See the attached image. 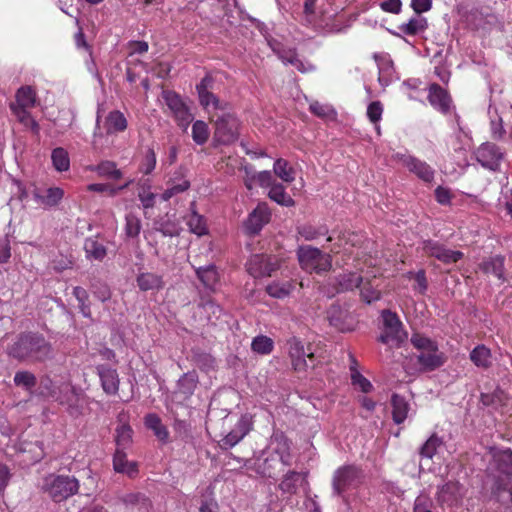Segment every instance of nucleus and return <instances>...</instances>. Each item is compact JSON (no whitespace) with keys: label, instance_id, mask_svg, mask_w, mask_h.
Returning a JSON list of instances; mask_svg holds the SVG:
<instances>
[{"label":"nucleus","instance_id":"nucleus-49","mask_svg":"<svg viewBox=\"0 0 512 512\" xmlns=\"http://www.w3.org/2000/svg\"><path fill=\"white\" fill-rule=\"evenodd\" d=\"M210 135L207 123L202 120H197L192 125V138L198 145H203L207 142Z\"/></svg>","mask_w":512,"mask_h":512},{"label":"nucleus","instance_id":"nucleus-9","mask_svg":"<svg viewBox=\"0 0 512 512\" xmlns=\"http://www.w3.org/2000/svg\"><path fill=\"white\" fill-rule=\"evenodd\" d=\"M392 157L422 182L431 184L434 181L436 171L426 161L412 154L401 152L395 153Z\"/></svg>","mask_w":512,"mask_h":512},{"label":"nucleus","instance_id":"nucleus-48","mask_svg":"<svg viewBox=\"0 0 512 512\" xmlns=\"http://www.w3.org/2000/svg\"><path fill=\"white\" fill-rule=\"evenodd\" d=\"M133 431L127 424H121L116 428V445L117 449L125 450L132 442Z\"/></svg>","mask_w":512,"mask_h":512},{"label":"nucleus","instance_id":"nucleus-32","mask_svg":"<svg viewBox=\"0 0 512 512\" xmlns=\"http://www.w3.org/2000/svg\"><path fill=\"white\" fill-rule=\"evenodd\" d=\"M480 269L486 274H492L499 280L505 281L504 258L502 256L497 255L484 260L480 264Z\"/></svg>","mask_w":512,"mask_h":512},{"label":"nucleus","instance_id":"nucleus-26","mask_svg":"<svg viewBox=\"0 0 512 512\" xmlns=\"http://www.w3.org/2000/svg\"><path fill=\"white\" fill-rule=\"evenodd\" d=\"M99 377L103 390L107 394H116L119 389V378L117 371L108 367L99 368Z\"/></svg>","mask_w":512,"mask_h":512},{"label":"nucleus","instance_id":"nucleus-21","mask_svg":"<svg viewBox=\"0 0 512 512\" xmlns=\"http://www.w3.org/2000/svg\"><path fill=\"white\" fill-rule=\"evenodd\" d=\"M113 467L118 473L133 477L138 473V465L134 461H128L125 450L116 449L113 457Z\"/></svg>","mask_w":512,"mask_h":512},{"label":"nucleus","instance_id":"nucleus-30","mask_svg":"<svg viewBox=\"0 0 512 512\" xmlns=\"http://www.w3.org/2000/svg\"><path fill=\"white\" fill-rule=\"evenodd\" d=\"M137 194L143 208H152L155 205L157 195L152 192L150 179H139L137 182Z\"/></svg>","mask_w":512,"mask_h":512},{"label":"nucleus","instance_id":"nucleus-33","mask_svg":"<svg viewBox=\"0 0 512 512\" xmlns=\"http://www.w3.org/2000/svg\"><path fill=\"white\" fill-rule=\"evenodd\" d=\"M84 251L89 260L102 261L107 255L106 247L93 237L85 240Z\"/></svg>","mask_w":512,"mask_h":512},{"label":"nucleus","instance_id":"nucleus-27","mask_svg":"<svg viewBox=\"0 0 512 512\" xmlns=\"http://www.w3.org/2000/svg\"><path fill=\"white\" fill-rule=\"evenodd\" d=\"M492 466L501 474L512 476V450L507 448L493 454Z\"/></svg>","mask_w":512,"mask_h":512},{"label":"nucleus","instance_id":"nucleus-10","mask_svg":"<svg viewBox=\"0 0 512 512\" xmlns=\"http://www.w3.org/2000/svg\"><path fill=\"white\" fill-rule=\"evenodd\" d=\"M162 98L177 125L186 131L189 124L193 121L194 116L182 97L175 91L163 90Z\"/></svg>","mask_w":512,"mask_h":512},{"label":"nucleus","instance_id":"nucleus-55","mask_svg":"<svg viewBox=\"0 0 512 512\" xmlns=\"http://www.w3.org/2000/svg\"><path fill=\"white\" fill-rule=\"evenodd\" d=\"M310 111L323 119H334L336 117V112L333 107L329 104H323L318 101H314L310 104Z\"/></svg>","mask_w":512,"mask_h":512},{"label":"nucleus","instance_id":"nucleus-25","mask_svg":"<svg viewBox=\"0 0 512 512\" xmlns=\"http://www.w3.org/2000/svg\"><path fill=\"white\" fill-rule=\"evenodd\" d=\"M363 278L355 272H343L335 277L336 292H345L359 288Z\"/></svg>","mask_w":512,"mask_h":512},{"label":"nucleus","instance_id":"nucleus-43","mask_svg":"<svg viewBox=\"0 0 512 512\" xmlns=\"http://www.w3.org/2000/svg\"><path fill=\"white\" fill-rule=\"evenodd\" d=\"M254 183H258L261 187H272L274 183L273 176L270 171H261L254 173L253 175H247L244 180V184L247 189H252Z\"/></svg>","mask_w":512,"mask_h":512},{"label":"nucleus","instance_id":"nucleus-52","mask_svg":"<svg viewBox=\"0 0 512 512\" xmlns=\"http://www.w3.org/2000/svg\"><path fill=\"white\" fill-rule=\"evenodd\" d=\"M327 232L328 229L324 226L316 228L312 225H302L297 228V233L306 241H312Z\"/></svg>","mask_w":512,"mask_h":512},{"label":"nucleus","instance_id":"nucleus-42","mask_svg":"<svg viewBox=\"0 0 512 512\" xmlns=\"http://www.w3.org/2000/svg\"><path fill=\"white\" fill-rule=\"evenodd\" d=\"M470 360L480 368H488L491 365V352L484 345L476 346L470 353Z\"/></svg>","mask_w":512,"mask_h":512},{"label":"nucleus","instance_id":"nucleus-15","mask_svg":"<svg viewBox=\"0 0 512 512\" xmlns=\"http://www.w3.org/2000/svg\"><path fill=\"white\" fill-rule=\"evenodd\" d=\"M252 427V416L248 413L242 414L233 429L221 439V448L230 449L237 445L252 430Z\"/></svg>","mask_w":512,"mask_h":512},{"label":"nucleus","instance_id":"nucleus-54","mask_svg":"<svg viewBox=\"0 0 512 512\" xmlns=\"http://www.w3.org/2000/svg\"><path fill=\"white\" fill-rule=\"evenodd\" d=\"M196 386L197 376L195 373H186L178 380V388L186 396L192 395Z\"/></svg>","mask_w":512,"mask_h":512},{"label":"nucleus","instance_id":"nucleus-51","mask_svg":"<svg viewBox=\"0 0 512 512\" xmlns=\"http://www.w3.org/2000/svg\"><path fill=\"white\" fill-rule=\"evenodd\" d=\"M360 295L364 302L370 304L380 299L381 292L371 281H363L360 285Z\"/></svg>","mask_w":512,"mask_h":512},{"label":"nucleus","instance_id":"nucleus-56","mask_svg":"<svg viewBox=\"0 0 512 512\" xmlns=\"http://www.w3.org/2000/svg\"><path fill=\"white\" fill-rule=\"evenodd\" d=\"M141 230V221L133 213H128L125 217V234L128 237H137Z\"/></svg>","mask_w":512,"mask_h":512},{"label":"nucleus","instance_id":"nucleus-28","mask_svg":"<svg viewBox=\"0 0 512 512\" xmlns=\"http://www.w3.org/2000/svg\"><path fill=\"white\" fill-rule=\"evenodd\" d=\"M428 100L433 107L442 112H446L449 109L450 97L448 93L437 84L430 86Z\"/></svg>","mask_w":512,"mask_h":512},{"label":"nucleus","instance_id":"nucleus-50","mask_svg":"<svg viewBox=\"0 0 512 512\" xmlns=\"http://www.w3.org/2000/svg\"><path fill=\"white\" fill-rule=\"evenodd\" d=\"M157 163L156 154L152 148H147L139 163L138 170L143 175H149L155 169Z\"/></svg>","mask_w":512,"mask_h":512},{"label":"nucleus","instance_id":"nucleus-29","mask_svg":"<svg viewBox=\"0 0 512 512\" xmlns=\"http://www.w3.org/2000/svg\"><path fill=\"white\" fill-rule=\"evenodd\" d=\"M374 59L379 70V82L382 85H388L394 72L393 62L390 56L388 54H375Z\"/></svg>","mask_w":512,"mask_h":512},{"label":"nucleus","instance_id":"nucleus-38","mask_svg":"<svg viewBox=\"0 0 512 512\" xmlns=\"http://www.w3.org/2000/svg\"><path fill=\"white\" fill-rule=\"evenodd\" d=\"M347 312L340 306L332 305L327 311V318L329 323L340 331L349 330V325L346 324L345 319Z\"/></svg>","mask_w":512,"mask_h":512},{"label":"nucleus","instance_id":"nucleus-47","mask_svg":"<svg viewBox=\"0 0 512 512\" xmlns=\"http://www.w3.org/2000/svg\"><path fill=\"white\" fill-rule=\"evenodd\" d=\"M145 424L149 429L154 431V434L159 440H167L169 433L166 427L162 425L161 419L156 414H148L145 417Z\"/></svg>","mask_w":512,"mask_h":512},{"label":"nucleus","instance_id":"nucleus-39","mask_svg":"<svg viewBox=\"0 0 512 512\" xmlns=\"http://www.w3.org/2000/svg\"><path fill=\"white\" fill-rule=\"evenodd\" d=\"M122 502L126 506L138 507L140 512H148L151 506L149 499L140 492L127 493L122 497Z\"/></svg>","mask_w":512,"mask_h":512},{"label":"nucleus","instance_id":"nucleus-31","mask_svg":"<svg viewBox=\"0 0 512 512\" xmlns=\"http://www.w3.org/2000/svg\"><path fill=\"white\" fill-rule=\"evenodd\" d=\"M305 481L304 475L296 471H289L284 476L279 484V489L282 493L295 494L298 487Z\"/></svg>","mask_w":512,"mask_h":512},{"label":"nucleus","instance_id":"nucleus-64","mask_svg":"<svg viewBox=\"0 0 512 512\" xmlns=\"http://www.w3.org/2000/svg\"><path fill=\"white\" fill-rule=\"evenodd\" d=\"M380 7L385 12L399 14L402 9V2L401 0H385L380 3Z\"/></svg>","mask_w":512,"mask_h":512},{"label":"nucleus","instance_id":"nucleus-46","mask_svg":"<svg viewBox=\"0 0 512 512\" xmlns=\"http://www.w3.org/2000/svg\"><path fill=\"white\" fill-rule=\"evenodd\" d=\"M251 349L257 354L268 355L274 349V341L268 336L258 335L253 338Z\"/></svg>","mask_w":512,"mask_h":512},{"label":"nucleus","instance_id":"nucleus-3","mask_svg":"<svg viewBox=\"0 0 512 512\" xmlns=\"http://www.w3.org/2000/svg\"><path fill=\"white\" fill-rule=\"evenodd\" d=\"M364 479L362 469L356 465H343L338 467L331 479L332 494L348 503L347 491L357 488Z\"/></svg>","mask_w":512,"mask_h":512},{"label":"nucleus","instance_id":"nucleus-45","mask_svg":"<svg viewBox=\"0 0 512 512\" xmlns=\"http://www.w3.org/2000/svg\"><path fill=\"white\" fill-rule=\"evenodd\" d=\"M273 171L284 182L291 183L295 179V171L285 159H277L274 162Z\"/></svg>","mask_w":512,"mask_h":512},{"label":"nucleus","instance_id":"nucleus-41","mask_svg":"<svg viewBox=\"0 0 512 512\" xmlns=\"http://www.w3.org/2000/svg\"><path fill=\"white\" fill-rule=\"evenodd\" d=\"M293 290L291 281H273L266 286V292L273 298L283 299Z\"/></svg>","mask_w":512,"mask_h":512},{"label":"nucleus","instance_id":"nucleus-2","mask_svg":"<svg viewBox=\"0 0 512 512\" xmlns=\"http://www.w3.org/2000/svg\"><path fill=\"white\" fill-rule=\"evenodd\" d=\"M51 354V345L39 334L21 335L10 349V355L19 360L42 361Z\"/></svg>","mask_w":512,"mask_h":512},{"label":"nucleus","instance_id":"nucleus-19","mask_svg":"<svg viewBox=\"0 0 512 512\" xmlns=\"http://www.w3.org/2000/svg\"><path fill=\"white\" fill-rule=\"evenodd\" d=\"M270 220V212L266 203H259L249 214L245 228L250 234H257Z\"/></svg>","mask_w":512,"mask_h":512},{"label":"nucleus","instance_id":"nucleus-20","mask_svg":"<svg viewBox=\"0 0 512 512\" xmlns=\"http://www.w3.org/2000/svg\"><path fill=\"white\" fill-rule=\"evenodd\" d=\"M34 200L37 204L51 208L57 206L64 197V190L60 187H50L45 190H35L33 193Z\"/></svg>","mask_w":512,"mask_h":512},{"label":"nucleus","instance_id":"nucleus-7","mask_svg":"<svg viewBox=\"0 0 512 512\" xmlns=\"http://www.w3.org/2000/svg\"><path fill=\"white\" fill-rule=\"evenodd\" d=\"M214 123V140L223 145L235 142L239 136V121L229 110L210 120Z\"/></svg>","mask_w":512,"mask_h":512},{"label":"nucleus","instance_id":"nucleus-23","mask_svg":"<svg viewBox=\"0 0 512 512\" xmlns=\"http://www.w3.org/2000/svg\"><path fill=\"white\" fill-rule=\"evenodd\" d=\"M275 52L284 64H291L302 73L315 70V66L313 64L299 59L297 53L293 49H281L277 51L275 50Z\"/></svg>","mask_w":512,"mask_h":512},{"label":"nucleus","instance_id":"nucleus-13","mask_svg":"<svg viewBox=\"0 0 512 512\" xmlns=\"http://www.w3.org/2000/svg\"><path fill=\"white\" fill-rule=\"evenodd\" d=\"M280 267L276 256L255 254L247 262V271L255 278L271 276Z\"/></svg>","mask_w":512,"mask_h":512},{"label":"nucleus","instance_id":"nucleus-1","mask_svg":"<svg viewBox=\"0 0 512 512\" xmlns=\"http://www.w3.org/2000/svg\"><path fill=\"white\" fill-rule=\"evenodd\" d=\"M38 103L36 90L29 85L21 86L15 93L14 101L10 102L9 108L16 120L26 128H29L34 134H38L40 126L32 117L30 109Z\"/></svg>","mask_w":512,"mask_h":512},{"label":"nucleus","instance_id":"nucleus-11","mask_svg":"<svg viewBox=\"0 0 512 512\" xmlns=\"http://www.w3.org/2000/svg\"><path fill=\"white\" fill-rule=\"evenodd\" d=\"M287 347L294 370L301 372L316 366V357L310 346L305 349L302 342L293 337L287 341Z\"/></svg>","mask_w":512,"mask_h":512},{"label":"nucleus","instance_id":"nucleus-34","mask_svg":"<svg viewBox=\"0 0 512 512\" xmlns=\"http://www.w3.org/2000/svg\"><path fill=\"white\" fill-rule=\"evenodd\" d=\"M391 404L393 408L392 415L394 422L396 424L403 423L406 420L409 412L408 402L403 396L393 394L391 398Z\"/></svg>","mask_w":512,"mask_h":512},{"label":"nucleus","instance_id":"nucleus-37","mask_svg":"<svg viewBox=\"0 0 512 512\" xmlns=\"http://www.w3.org/2000/svg\"><path fill=\"white\" fill-rule=\"evenodd\" d=\"M196 275L202 284L208 288L213 289L218 283L219 276L214 265L196 268Z\"/></svg>","mask_w":512,"mask_h":512},{"label":"nucleus","instance_id":"nucleus-12","mask_svg":"<svg viewBox=\"0 0 512 512\" xmlns=\"http://www.w3.org/2000/svg\"><path fill=\"white\" fill-rule=\"evenodd\" d=\"M466 494V488L455 480H449L439 486L436 492V501L441 507L460 506Z\"/></svg>","mask_w":512,"mask_h":512},{"label":"nucleus","instance_id":"nucleus-58","mask_svg":"<svg viewBox=\"0 0 512 512\" xmlns=\"http://www.w3.org/2000/svg\"><path fill=\"white\" fill-rule=\"evenodd\" d=\"M62 391H64L66 395L64 399L61 400V403H66L71 408L79 405L80 398L82 397L81 390L66 385L63 387Z\"/></svg>","mask_w":512,"mask_h":512},{"label":"nucleus","instance_id":"nucleus-53","mask_svg":"<svg viewBox=\"0 0 512 512\" xmlns=\"http://www.w3.org/2000/svg\"><path fill=\"white\" fill-rule=\"evenodd\" d=\"M187 225L189 226L190 231L198 236H202L207 233L205 220L196 212H192L189 215Z\"/></svg>","mask_w":512,"mask_h":512},{"label":"nucleus","instance_id":"nucleus-5","mask_svg":"<svg viewBox=\"0 0 512 512\" xmlns=\"http://www.w3.org/2000/svg\"><path fill=\"white\" fill-rule=\"evenodd\" d=\"M79 482L75 477L50 474L43 480L42 490L55 502H61L78 492Z\"/></svg>","mask_w":512,"mask_h":512},{"label":"nucleus","instance_id":"nucleus-8","mask_svg":"<svg viewBox=\"0 0 512 512\" xmlns=\"http://www.w3.org/2000/svg\"><path fill=\"white\" fill-rule=\"evenodd\" d=\"M297 256L301 267L309 272H325L332 266L330 255L309 245L299 247Z\"/></svg>","mask_w":512,"mask_h":512},{"label":"nucleus","instance_id":"nucleus-22","mask_svg":"<svg viewBox=\"0 0 512 512\" xmlns=\"http://www.w3.org/2000/svg\"><path fill=\"white\" fill-rule=\"evenodd\" d=\"M138 288L143 291H159L164 286L161 275L152 272H141L136 277Z\"/></svg>","mask_w":512,"mask_h":512},{"label":"nucleus","instance_id":"nucleus-57","mask_svg":"<svg viewBox=\"0 0 512 512\" xmlns=\"http://www.w3.org/2000/svg\"><path fill=\"white\" fill-rule=\"evenodd\" d=\"M442 444V441L436 435H432L420 448V455L422 457L431 459L437 452L438 447Z\"/></svg>","mask_w":512,"mask_h":512},{"label":"nucleus","instance_id":"nucleus-62","mask_svg":"<svg viewBox=\"0 0 512 512\" xmlns=\"http://www.w3.org/2000/svg\"><path fill=\"white\" fill-rule=\"evenodd\" d=\"M383 112V107L379 101H374L369 104L367 108V116L369 120L376 124L380 121Z\"/></svg>","mask_w":512,"mask_h":512},{"label":"nucleus","instance_id":"nucleus-40","mask_svg":"<svg viewBox=\"0 0 512 512\" xmlns=\"http://www.w3.org/2000/svg\"><path fill=\"white\" fill-rule=\"evenodd\" d=\"M51 161L54 169L58 172H65L70 169V157L66 149L57 147L51 152Z\"/></svg>","mask_w":512,"mask_h":512},{"label":"nucleus","instance_id":"nucleus-24","mask_svg":"<svg viewBox=\"0 0 512 512\" xmlns=\"http://www.w3.org/2000/svg\"><path fill=\"white\" fill-rule=\"evenodd\" d=\"M127 127V118L119 110L110 111L105 118V129L108 135L122 133Z\"/></svg>","mask_w":512,"mask_h":512},{"label":"nucleus","instance_id":"nucleus-16","mask_svg":"<svg viewBox=\"0 0 512 512\" xmlns=\"http://www.w3.org/2000/svg\"><path fill=\"white\" fill-rule=\"evenodd\" d=\"M477 161L485 168L497 170L504 153L493 143H483L475 152Z\"/></svg>","mask_w":512,"mask_h":512},{"label":"nucleus","instance_id":"nucleus-18","mask_svg":"<svg viewBox=\"0 0 512 512\" xmlns=\"http://www.w3.org/2000/svg\"><path fill=\"white\" fill-rule=\"evenodd\" d=\"M268 450L270 456L275 457L282 465H291L290 442L283 434L277 433L271 437Z\"/></svg>","mask_w":512,"mask_h":512},{"label":"nucleus","instance_id":"nucleus-6","mask_svg":"<svg viewBox=\"0 0 512 512\" xmlns=\"http://www.w3.org/2000/svg\"><path fill=\"white\" fill-rule=\"evenodd\" d=\"M214 79L211 75H206L196 85L199 103L202 108L210 115V120L220 113L229 110V103L221 100L213 93Z\"/></svg>","mask_w":512,"mask_h":512},{"label":"nucleus","instance_id":"nucleus-63","mask_svg":"<svg viewBox=\"0 0 512 512\" xmlns=\"http://www.w3.org/2000/svg\"><path fill=\"white\" fill-rule=\"evenodd\" d=\"M435 198H436V201L441 205L450 204L451 198H452L450 189L443 187V186H438L435 189Z\"/></svg>","mask_w":512,"mask_h":512},{"label":"nucleus","instance_id":"nucleus-60","mask_svg":"<svg viewBox=\"0 0 512 512\" xmlns=\"http://www.w3.org/2000/svg\"><path fill=\"white\" fill-rule=\"evenodd\" d=\"M14 382L17 386L30 389L36 385V378L28 371H19L14 376Z\"/></svg>","mask_w":512,"mask_h":512},{"label":"nucleus","instance_id":"nucleus-17","mask_svg":"<svg viewBox=\"0 0 512 512\" xmlns=\"http://www.w3.org/2000/svg\"><path fill=\"white\" fill-rule=\"evenodd\" d=\"M423 251L431 257H435L444 264L456 263L463 257L461 251H454L446 248L443 244L437 241H424Z\"/></svg>","mask_w":512,"mask_h":512},{"label":"nucleus","instance_id":"nucleus-14","mask_svg":"<svg viewBox=\"0 0 512 512\" xmlns=\"http://www.w3.org/2000/svg\"><path fill=\"white\" fill-rule=\"evenodd\" d=\"M382 319L384 329L379 337V341L384 344H398L402 342L405 338V333L403 332L402 323L398 316L389 310H384L382 312Z\"/></svg>","mask_w":512,"mask_h":512},{"label":"nucleus","instance_id":"nucleus-59","mask_svg":"<svg viewBox=\"0 0 512 512\" xmlns=\"http://www.w3.org/2000/svg\"><path fill=\"white\" fill-rule=\"evenodd\" d=\"M280 463L273 456L267 457L261 464L258 465L257 472L264 477H273L276 470V464Z\"/></svg>","mask_w":512,"mask_h":512},{"label":"nucleus","instance_id":"nucleus-44","mask_svg":"<svg viewBox=\"0 0 512 512\" xmlns=\"http://www.w3.org/2000/svg\"><path fill=\"white\" fill-rule=\"evenodd\" d=\"M268 196L271 200L282 206L290 207L294 205V200L286 193L282 184H273L269 190Z\"/></svg>","mask_w":512,"mask_h":512},{"label":"nucleus","instance_id":"nucleus-35","mask_svg":"<svg viewBox=\"0 0 512 512\" xmlns=\"http://www.w3.org/2000/svg\"><path fill=\"white\" fill-rule=\"evenodd\" d=\"M427 19L420 15H415L407 23L399 26L400 31L408 36H415L427 29Z\"/></svg>","mask_w":512,"mask_h":512},{"label":"nucleus","instance_id":"nucleus-61","mask_svg":"<svg viewBox=\"0 0 512 512\" xmlns=\"http://www.w3.org/2000/svg\"><path fill=\"white\" fill-rule=\"evenodd\" d=\"M352 370L351 379L353 385L357 386L362 392L368 393L372 389V384L369 380H367L363 375H361L358 371Z\"/></svg>","mask_w":512,"mask_h":512},{"label":"nucleus","instance_id":"nucleus-4","mask_svg":"<svg viewBox=\"0 0 512 512\" xmlns=\"http://www.w3.org/2000/svg\"><path fill=\"white\" fill-rule=\"evenodd\" d=\"M410 341L419 351L417 360L423 370L433 371L445 363L446 358L444 354L439 351L438 345L430 338L415 333L411 336Z\"/></svg>","mask_w":512,"mask_h":512},{"label":"nucleus","instance_id":"nucleus-36","mask_svg":"<svg viewBox=\"0 0 512 512\" xmlns=\"http://www.w3.org/2000/svg\"><path fill=\"white\" fill-rule=\"evenodd\" d=\"M91 171L96 172L100 177H106L113 180H118L123 177V173L117 168V165L113 161H102L96 166L90 168Z\"/></svg>","mask_w":512,"mask_h":512}]
</instances>
